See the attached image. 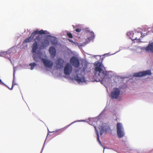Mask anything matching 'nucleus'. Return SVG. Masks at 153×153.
I'll use <instances>...</instances> for the list:
<instances>
[{
  "label": "nucleus",
  "instance_id": "nucleus-1",
  "mask_svg": "<svg viewBox=\"0 0 153 153\" xmlns=\"http://www.w3.org/2000/svg\"><path fill=\"white\" fill-rule=\"evenodd\" d=\"M143 34L142 33H139L137 32H135L134 33H133L132 32L127 33V35L130 36V39L132 41H134V42L137 43H140L141 42L140 37L143 38L147 35L146 33H144Z\"/></svg>",
  "mask_w": 153,
  "mask_h": 153
},
{
  "label": "nucleus",
  "instance_id": "nucleus-2",
  "mask_svg": "<svg viewBox=\"0 0 153 153\" xmlns=\"http://www.w3.org/2000/svg\"><path fill=\"white\" fill-rule=\"evenodd\" d=\"M103 66L100 62H98L95 65V71L96 74H98L99 76L101 75L102 76V80L104 79V77L106 76L107 74V71L103 70ZM102 77H101V78Z\"/></svg>",
  "mask_w": 153,
  "mask_h": 153
},
{
  "label": "nucleus",
  "instance_id": "nucleus-3",
  "mask_svg": "<svg viewBox=\"0 0 153 153\" xmlns=\"http://www.w3.org/2000/svg\"><path fill=\"white\" fill-rule=\"evenodd\" d=\"M46 31L43 30H35L32 33L30 36L24 40L23 43L25 44L31 42L36 35L38 34L40 35L45 34H46Z\"/></svg>",
  "mask_w": 153,
  "mask_h": 153
},
{
  "label": "nucleus",
  "instance_id": "nucleus-4",
  "mask_svg": "<svg viewBox=\"0 0 153 153\" xmlns=\"http://www.w3.org/2000/svg\"><path fill=\"white\" fill-rule=\"evenodd\" d=\"M41 40V37L39 35L36 36L34 39V42L32 45V53H36L38 48V44Z\"/></svg>",
  "mask_w": 153,
  "mask_h": 153
},
{
  "label": "nucleus",
  "instance_id": "nucleus-5",
  "mask_svg": "<svg viewBox=\"0 0 153 153\" xmlns=\"http://www.w3.org/2000/svg\"><path fill=\"white\" fill-rule=\"evenodd\" d=\"M117 134L119 138L123 137L124 135L123 129L121 124L119 123L117 124Z\"/></svg>",
  "mask_w": 153,
  "mask_h": 153
},
{
  "label": "nucleus",
  "instance_id": "nucleus-6",
  "mask_svg": "<svg viewBox=\"0 0 153 153\" xmlns=\"http://www.w3.org/2000/svg\"><path fill=\"white\" fill-rule=\"evenodd\" d=\"M152 74L151 71L150 70H147L144 71L135 73L134 74L133 76L135 77H140L148 75H151Z\"/></svg>",
  "mask_w": 153,
  "mask_h": 153
},
{
  "label": "nucleus",
  "instance_id": "nucleus-7",
  "mask_svg": "<svg viewBox=\"0 0 153 153\" xmlns=\"http://www.w3.org/2000/svg\"><path fill=\"white\" fill-rule=\"evenodd\" d=\"M70 62L73 66L76 68L79 66L80 64L79 59L74 56L71 58Z\"/></svg>",
  "mask_w": 153,
  "mask_h": 153
},
{
  "label": "nucleus",
  "instance_id": "nucleus-8",
  "mask_svg": "<svg viewBox=\"0 0 153 153\" xmlns=\"http://www.w3.org/2000/svg\"><path fill=\"white\" fill-rule=\"evenodd\" d=\"M64 60L60 58H58L56 61V66L57 69H62L63 66Z\"/></svg>",
  "mask_w": 153,
  "mask_h": 153
},
{
  "label": "nucleus",
  "instance_id": "nucleus-9",
  "mask_svg": "<svg viewBox=\"0 0 153 153\" xmlns=\"http://www.w3.org/2000/svg\"><path fill=\"white\" fill-rule=\"evenodd\" d=\"M41 60L45 67L51 68L53 66V63L50 60L43 58H41Z\"/></svg>",
  "mask_w": 153,
  "mask_h": 153
},
{
  "label": "nucleus",
  "instance_id": "nucleus-10",
  "mask_svg": "<svg viewBox=\"0 0 153 153\" xmlns=\"http://www.w3.org/2000/svg\"><path fill=\"white\" fill-rule=\"evenodd\" d=\"M120 94V91L117 88H115L111 93V96L112 99H117Z\"/></svg>",
  "mask_w": 153,
  "mask_h": 153
},
{
  "label": "nucleus",
  "instance_id": "nucleus-11",
  "mask_svg": "<svg viewBox=\"0 0 153 153\" xmlns=\"http://www.w3.org/2000/svg\"><path fill=\"white\" fill-rule=\"evenodd\" d=\"M72 71V66L69 63H67L64 68V73L65 75H68Z\"/></svg>",
  "mask_w": 153,
  "mask_h": 153
},
{
  "label": "nucleus",
  "instance_id": "nucleus-12",
  "mask_svg": "<svg viewBox=\"0 0 153 153\" xmlns=\"http://www.w3.org/2000/svg\"><path fill=\"white\" fill-rule=\"evenodd\" d=\"M144 50L146 52L153 53V42L149 43L147 46L144 48Z\"/></svg>",
  "mask_w": 153,
  "mask_h": 153
},
{
  "label": "nucleus",
  "instance_id": "nucleus-13",
  "mask_svg": "<svg viewBox=\"0 0 153 153\" xmlns=\"http://www.w3.org/2000/svg\"><path fill=\"white\" fill-rule=\"evenodd\" d=\"M49 52L51 54V56L53 58L55 57L56 55V50L53 46L51 47L49 49Z\"/></svg>",
  "mask_w": 153,
  "mask_h": 153
},
{
  "label": "nucleus",
  "instance_id": "nucleus-14",
  "mask_svg": "<svg viewBox=\"0 0 153 153\" xmlns=\"http://www.w3.org/2000/svg\"><path fill=\"white\" fill-rule=\"evenodd\" d=\"M49 44V41L47 38L44 39L41 42V46L43 48L47 47Z\"/></svg>",
  "mask_w": 153,
  "mask_h": 153
},
{
  "label": "nucleus",
  "instance_id": "nucleus-15",
  "mask_svg": "<svg viewBox=\"0 0 153 153\" xmlns=\"http://www.w3.org/2000/svg\"><path fill=\"white\" fill-rule=\"evenodd\" d=\"M51 43L53 45H56L58 44V40L56 38L52 37L50 40Z\"/></svg>",
  "mask_w": 153,
  "mask_h": 153
},
{
  "label": "nucleus",
  "instance_id": "nucleus-16",
  "mask_svg": "<svg viewBox=\"0 0 153 153\" xmlns=\"http://www.w3.org/2000/svg\"><path fill=\"white\" fill-rule=\"evenodd\" d=\"M75 78L76 81L78 83L82 82L84 80V77L82 76L80 77L78 75H77L76 77H75Z\"/></svg>",
  "mask_w": 153,
  "mask_h": 153
},
{
  "label": "nucleus",
  "instance_id": "nucleus-17",
  "mask_svg": "<svg viewBox=\"0 0 153 153\" xmlns=\"http://www.w3.org/2000/svg\"><path fill=\"white\" fill-rule=\"evenodd\" d=\"M33 53V58L34 60L35 61H36V62H37L39 61V59H41V56H36V55L35 54H34V53Z\"/></svg>",
  "mask_w": 153,
  "mask_h": 153
},
{
  "label": "nucleus",
  "instance_id": "nucleus-18",
  "mask_svg": "<svg viewBox=\"0 0 153 153\" xmlns=\"http://www.w3.org/2000/svg\"><path fill=\"white\" fill-rule=\"evenodd\" d=\"M99 129L100 133V135H102L105 131L104 128L102 126H99Z\"/></svg>",
  "mask_w": 153,
  "mask_h": 153
},
{
  "label": "nucleus",
  "instance_id": "nucleus-19",
  "mask_svg": "<svg viewBox=\"0 0 153 153\" xmlns=\"http://www.w3.org/2000/svg\"><path fill=\"white\" fill-rule=\"evenodd\" d=\"M36 65V64L35 62L31 63L29 64V65L31 66L30 69L32 70L34 67Z\"/></svg>",
  "mask_w": 153,
  "mask_h": 153
},
{
  "label": "nucleus",
  "instance_id": "nucleus-20",
  "mask_svg": "<svg viewBox=\"0 0 153 153\" xmlns=\"http://www.w3.org/2000/svg\"><path fill=\"white\" fill-rule=\"evenodd\" d=\"M94 128L95 129V130L96 132V134H97V140L100 143V141L99 140V135L98 131L97 130V129L96 127L95 126H94Z\"/></svg>",
  "mask_w": 153,
  "mask_h": 153
},
{
  "label": "nucleus",
  "instance_id": "nucleus-21",
  "mask_svg": "<svg viewBox=\"0 0 153 153\" xmlns=\"http://www.w3.org/2000/svg\"><path fill=\"white\" fill-rule=\"evenodd\" d=\"M67 35L69 38H73V36L71 33H67Z\"/></svg>",
  "mask_w": 153,
  "mask_h": 153
},
{
  "label": "nucleus",
  "instance_id": "nucleus-22",
  "mask_svg": "<svg viewBox=\"0 0 153 153\" xmlns=\"http://www.w3.org/2000/svg\"><path fill=\"white\" fill-rule=\"evenodd\" d=\"M16 85V84L14 83V80L13 81V84H12V87L11 88H9V89H10V90H12L13 88V86L15 85Z\"/></svg>",
  "mask_w": 153,
  "mask_h": 153
},
{
  "label": "nucleus",
  "instance_id": "nucleus-23",
  "mask_svg": "<svg viewBox=\"0 0 153 153\" xmlns=\"http://www.w3.org/2000/svg\"><path fill=\"white\" fill-rule=\"evenodd\" d=\"M75 30L77 32H79L81 31V29L79 28H77Z\"/></svg>",
  "mask_w": 153,
  "mask_h": 153
},
{
  "label": "nucleus",
  "instance_id": "nucleus-24",
  "mask_svg": "<svg viewBox=\"0 0 153 153\" xmlns=\"http://www.w3.org/2000/svg\"><path fill=\"white\" fill-rule=\"evenodd\" d=\"M63 131V130H62V129H60L56 131V132H59L60 133L62 132V131Z\"/></svg>",
  "mask_w": 153,
  "mask_h": 153
},
{
  "label": "nucleus",
  "instance_id": "nucleus-25",
  "mask_svg": "<svg viewBox=\"0 0 153 153\" xmlns=\"http://www.w3.org/2000/svg\"><path fill=\"white\" fill-rule=\"evenodd\" d=\"M0 84H4L3 82H2V81H1V79H0Z\"/></svg>",
  "mask_w": 153,
  "mask_h": 153
},
{
  "label": "nucleus",
  "instance_id": "nucleus-26",
  "mask_svg": "<svg viewBox=\"0 0 153 153\" xmlns=\"http://www.w3.org/2000/svg\"><path fill=\"white\" fill-rule=\"evenodd\" d=\"M68 40L71 43H74V42L71 39H68Z\"/></svg>",
  "mask_w": 153,
  "mask_h": 153
},
{
  "label": "nucleus",
  "instance_id": "nucleus-27",
  "mask_svg": "<svg viewBox=\"0 0 153 153\" xmlns=\"http://www.w3.org/2000/svg\"><path fill=\"white\" fill-rule=\"evenodd\" d=\"M72 123L71 124H70L69 125H68L67 127H66V128H67L68 127V126H69L71 124H72Z\"/></svg>",
  "mask_w": 153,
  "mask_h": 153
},
{
  "label": "nucleus",
  "instance_id": "nucleus-28",
  "mask_svg": "<svg viewBox=\"0 0 153 153\" xmlns=\"http://www.w3.org/2000/svg\"><path fill=\"white\" fill-rule=\"evenodd\" d=\"M1 53H0V56H1Z\"/></svg>",
  "mask_w": 153,
  "mask_h": 153
}]
</instances>
